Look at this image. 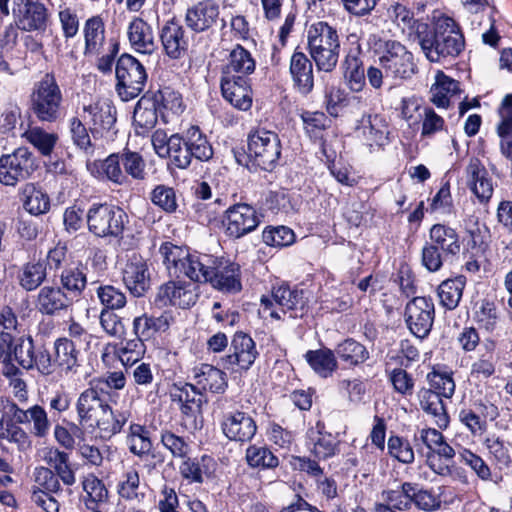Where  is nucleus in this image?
<instances>
[{"label":"nucleus","instance_id":"f257e3e1","mask_svg":"<svg viewBox=\"0 0 512 512\" xmlns=\"http://www.w3.org/2000/svg\"><path fill=\"white\" fill-rule=\"evenodd\" d=\"M160 253L172 276H185L198 283L209 282L214 288L225 292L241 290L240 266L234 262L207 254L190 253L172 243H164Z\"/></svg>","mask_w":512,"mask_h":512},{"label":"nucleus","instance_id":"f03ea898","mask_svg":"<svg viewBox=\"0 0 512 512\" xmlns=\"http://www.w3.org/2000/svg\"><path fill=\"white\" fill-rule=\"evenodd\" d=\"M418 28V42L430 62L440 63L457 57L465 47L464 35L459 24L451 17L442 15L435 20L434 29Z\"/></svg>","mask_w":512,"mask_h":512},{"label":"nucleus","instance_id":"7ed1b4c3","mask_svg":"<svg viewBox=\"0 0 512 512\" xmlns=\"http://www.w3.org/2000/svg\"><path fill=\"white\" fill-rule=\"evenodd\" d=\"M307 47L318 71L332 72L338 63L340 40L337 30L318 21L307 29Z\"/></svg>","mask_w":512,"mask_h":512},{"label":"nucleus","instance_id":"20e7f679","mask_svg":"<svg viewBox=\"0 0 512 512\" xmlns=\"http://www.w3.org/2000/svg\"><path fill=\"white\" fill-rule=\"evenodd\" d=\"M382 497L404 511L414 507L423 512H435L442 506L441 494H437L433 487L413 481H404L396 489L383 490Z\"/></svg>","mask_w":512,"mask_h":512},{"label":"nucleus","instance_id":"39448f33","mask_svg":"<svg viewBox=\"0 0 512 512\" xmlns=\"http://www.w3.org/2000/svg\"><path fill=\"white\" fill-rule=\"evenodd\" d=\"M414 443L418 451L426 446V464L439 476L453 473L455 449L445 440L444 435L435 428H423L415 432Z\"/></svg>","mask_w":512,"mask_h":512},{"label":"nucleus","instance_id":"423d86ee","mask_svg":"<svg viewBox=\"0 0 512 512\" xmlns=\"http://www.w3.org/2000/svg\"><path fill=\"white\" fill-rule=\"evenodd\" d=\"M63 93L51 73L36 82L30 94V109L40 122L55 123L62 117Z\"/></svg>","mask_w":512,"mask_h":512},{"label":"nucleus","instance_id":"0eeeda50","mask_svg":"<svg viewBox=\"0 0 512 512\" xmlns=\"http://www.w3.org/2000/svg\"><path fill=\"white\" fill-rule=\"evenodd\" d=\"M86 221L89 231L96 237L119 238L129 223V217L118 206L93 204L86 214Z\"/></svg>","mask_w":512,"mask_h":512},{"label":"nucleus","instance_id":"6e6552de","mask_svg":"<svg viewBox=\"0 0 512 512\" xmlns=\"http://www.w3.org/2000/svg\"><path fill=\"white\" fill-rule=\"evenodd\" d=\"M306 301L303 291L292 289L288 285H280L273 288L272 297L262 296V312L267 313L275 320L284 319L289 314L290 318L302 317L305 312Z\"/></svg>","mask_w":512,"mask_h":512},{"label":"nucleus","instance_id":"1a4fd4ad","mask_svg":"<svg viewBox=\"0 0 512 512\" xmlns=\"http://www.w3.org/2000/svg\"><path fill=\"white\" fill-rule=\"evenodd\" d=\"M281 156V144L273 131L259 129L249 134L248 158L250 162L265 171H272Z\"/></svg>","mask_w":512,"mask_h":512},{"label":"nucleus","instance_id":"9d476101","mask_svg":"<svg viewBox=\"0 0 512 512\" xmlns=\"http://www.w3.org/2000/svg\"><path fill=\"white\" fill-rule=\"evenodd\" d=\"M346 433V426L336 428L318 420L314 427L306 432V445L311 455L317 460H327L340 453L341 435Z\"/></svg>","mask_w":512,"mask_h":512},{"label":"nucleus","instance_id":"9b49d317","mask_svg":"<svg viewBox=\"0 0 512 512\" xmlns=\"http://www.w3.org/2000/svg\"><path fill=\"white\" fill-rule=\"evenodd\" d=\"M36 169V158L29 148L18 147L0 157V183L15 187L29 179Z\"/></svg>","mask_w":512,"mask_h":512},{"label":"nucleus","instance_id":"f8f14e48","mask_svg":"<svg viewBox=\"0 0 512 512\" xmlns=\"http://www.w3.org/2000/svg\"><path fill=\"white\" fill-rule=\"evenodd\" d=\"M117 92L123 101H129L143 91L147 80L144 66L135 57L123 54L116 64Z\"/></svg>","mask_w":512,"mask_h":512},{"label":"nucleus","instance_id":"ddd939ff","mask_svg":"<svg viewBox=\"0 0 512 512\" xmlns=\"http://www.w3.org/2000/svg\"><path fill=\"white\" fill-rule=\"evenodd\" d=\"M379 65L387 79H408L416 72L413 54L398 41H386L379 56Z\"/></svg>","mask_w":512,"mask_h":512},{"label":"nucleus","instance_id":"4468645a","mask_svg":"<svg viewBox=\"0 0 512 512\" xmlns=\"http://www.w3.org/2000/svg\"><path fill=\"white\" fill-rule=\"evenodd\" d=\"M260 222V215L255 208L246 203L230 206L222 220L226 236L232 239H240L253 232Z\"/></svg>","mask_w":512,"mask_h":512},{"label":"nucleus","instance_id":"2eb2a0df","mask_svg":"<svg viewBox=\"0 0 512 512\" xmlns=\"http://www.w3.org/2000/svg\"><path fill=\"white\" fill-rule=\"evenodd\" d=\"M435 317L433 300L429 297H414L405 308V320L411 333L425 338L431 331Z\"/></svg>","mask_w":512,"mask_h":512},{"label":"nucleus","instance_id":"dca6fc26","mask_svg":"<svg viewBox=\"0 0 512 512\" xmlns=\"http://www.w3.org/2000/svg\"><path fill=\"white\" fill-rule=\"evenodd\" d=\"M13 12L18 27L24 31H44L47 27L49 13L38 0H20Z\"/></svg>","mask_w":512,"mask_h":512},{"label":"nucleus","instance_id":"f3484780","mask_svg":"<svg viewBox=\"0 0 512 512\" xmlns=\"http://www.w3.org/2000/svg\"><path fill=\"white\" fill-rule=\"evenodd\" d=\"M34 305L40 314L56 316L73 305V296H69L60 286L44 285L35 296Z\"/></svg>","mask_w":512,"mask_h":512},{"label":"nucleus","instance_id":"a211bd4d","mask_svg":"<svg viewBox=\"0 0 512 512\" xmlns=\"http://www.w3.org/2000/svg\"><path fill=\"white\" fill-rule=\"evenodd\" d=\"M231 353L224 359L227 368L249 370L259 356L254 340L244 332H236L231 342Z\"/></svg>","mask_w":512,"mask_h":512},{"label":"nucleus","instance_id":"6ab92c4d","mask_svg":"<svg viewBox=\"0 0 512 512\" xmlns=\"http://www.w3.org/2000/svg\"><path fill=\"white\" fill-rule=\"evenodd\" d=\"M198 299V287L182 280L169 281L158 291L157 300L163 305H173L180 308L193 306Z\"/></svg>","mask_w":512,"mask_h":512},{"label":"nucleus","instance_id":"aec40b11","mask_svg":"<svg viewBox=\"0 0 512 512\" xmlns=\"http://www.w3.org/2000/svg\"><path fill=\"white\" fill-rule=\"evenodd\" d=\"M161 45L166 56L177 60L185 56L190 39L186 29L177 21L169 20L159 33Z\"/></svg>","mask_w":512,"mask_h":512},{"label":"nucleus","instance_id":"412c9836","mask_svg":"<svg viewBox=\"0 0 512 512\" xmlns=\"http://www.w3.org/2000/svg\"><path fill=\"white\" fill-rule=\"evenodd\" d=\"M219 14V5L215 1L202 0L186 10L184 20L191 31L203 33L216 25Z\"/></svg>","mask_w":512,"mask_h":512},{"label":"nucleus","instance_id":"4be33fe9","mask_svg":"<svg viewBox=\"0 0 512 512\" xmlns=\"http://www.w3.org/2000/svg\"><path fill=\"white\" fill-rule=\"evenodd\" d=\"M84 120H89L90 131L94 137L110 131L116 123V109L112 102L104 99L83 107Z\"/></svg>","mask_w":512,"mask_h":512},{"label":"nucleus","instance_id":"5701e85b","mask_svg":"<svg viewBox=\"0 0 512 512\" xmlns=\"http://www.w3.org/2000/svg\"><path fill=\"white\" fill-rule=\"evenodd\" d=\"M123 282L136 297L143 296L150 287V273L146 261L137 254L127 260L123 272Z\"/></svg>","mask_w":512,"mask_h":512},{"label":"nucleus","instance_id":"b1692460","mask_svg":"<svg viewBox=\"0 0 512 512\" xmlns=\"http://www.w3.org/2000/svg\"><path fill=\"white\" fill-rule=\"evenodd\" d=\"M357 137L370 148H382L389 143V129L384 117L363 116L356 128Z\"/></svg>","mask_w":512,"mask_h":512},{"label":"nucleus","instance_id":"393cba45","mask_svg":"<svg viewBox=\"0 0 512 512\" xmlns=\"http://www.w3.org/2000/svg\"><path fill=\"white\" fill-rule=\"evenodd\" d=\"M127 36L132 49L137 53L152 55L158 49L152 27L142 18L135 17L129 23Z\"/></svg>","mask_w":512,"mask_h":512},{"label":"nucleus","instance_id":"a878e982","mask_svg":"<svg viewBox=\"0 0 512 512\" xmlns=\"http://www.w3.org/2000/svg\"><path fill=\"white\" fill-rule=\"evenodd\" d=\"M467 185L481 203H487L493 194L492 180L484 165L472 158L466 167Z\"/></svg>","mask_w":512,"mask_h":512},{"label":"nucleus","instance_id":"bb28decb","mask_svg":"<svg viewBox=\"0 0 512 512\" xmlns=\"http://www.w3.org/2000/svg\"><path fill=\"white\" fill-rule=\"evenodd\" d=\"M223 97L235 108L247 111L252 106L249 79L240 76L236 78H221Z\"/></svg>","mask_w":512,"mask_h":512},{"label":"nucleus","instance_id":"cd10ccee","mask_svg":"<svg viewBox=\"0 0 512 512\" xmlns=\"http://www.w3.org/2000/svg\"><path fill=\"white\" fill-rule=\"evenodd\" d=\"M360 45L347 52L343 62V75L348 88L353 92H361L366 85L365 68Z\"/></svg>","mask_w":512,"mask_h":512},{"label":"nucleus","instance_id":"c85d7f7f","mask_svg":"<svg viewBox=\"0 0 512 512\" xmlns=\"http://www.w3.org/2000/svg\"><path fill=\"white\" fill-rule=\"evenodd\" d=\"M460 94L459 82L438 70L430 88V101L438 108H448L455 98L460 99Z\"/></svg>","mask_w":512,"mask_h":512},{"label":"nucleus","instance_id":"c756f323","mask_svg":"<svg viewBox=\"0 0 512 512\" xmlns=\"http://www.w3.org/2000/svg\"><path fill=\"white\" fill-rule=\"evenodd\" d=\"M194 385L198 390L223 393L227 388L226 373L210 364H200L192 370Z\"/></svg>","mask_w":512,"mask_h":512},{"label":"nucleus","instance_id":"7c9ffc66","mask_svg":"<svg viewBox=\"0 0 512 512\" xmlns=\"http://www.w3.org/2000/svg\"><path fill=\"white\" fill-rule=\"evenodd\" d=\"M256 63L251 53L237 45L229 54L227 63L222 70V78H236L240 76L248 79V76L255 70Z\"/></svg>","mask_w":512,"mask_h":512},{"label":"nucleus","instance_id":"2f4dec72","mask_svg":"<svg viewBox=\"0 0 512 512\" xmlns=\"http://www.w3.org/2000/svg\"><path fill=\"white\" fill-rule=\"evenodd\" d=\"M290 74L300 93L307 95L314 87L313 66L305 53L295 51L290 59Z\"/></svg>","mask_w":512,"mask_h":512},{"label":"nucleus","instance_id":"473e14b6","mask_svg":"<svg viewBox=\"0 0 512 512\" xmlns=\"http://www.w3.org/2000/svg\"><path fill=\"white\" fill-rule=\"evenodd\" d=\"M85 40L84 55L95 56L105 51L108 43L105 37V23L101 16L88 18L83 26Z\"/></svg>","mask_w":512,"mask_h":512},{"label":"nucleus","instance_id":"72a5a7b5","mask_svg":"<svg viewBox=\"0 0 512 512\" xmlns=\"http://www.w3.org/2000/svg\"><path fill=\"white\" fill-rule=\"evenodd\" d=\"M429 236L430 242L442 251L445 258L460 253L461 242L455 229L444 224H435L431 227Z\"/></svg>","mask_w":512,"mask_h":512},{"label":"nucleus","instance_id":"f704fd0d","mask_svg":"<svg viewBox=\"0 0 512 512\" xmlns=\"http://www.w3.org/2000/svg\"><path fill=\"white\" fill-rule=\"evenodd\" d=\"M172 321V315L166 311L160 316L143 314L134 318L133 331L136 336L145 341L152 338L156 333L166 332Z\"/></svg>","mask_w":512,"mask_h":512},{"label":"nucleus","instance_id":"c9c22d12","mask_svg":"<svg viewBox=\"0 0 512 512\" xmlns=\"http://www.w3.org/2000/svg\"><path fill=\"white\" fill-rule=\"evenodd\" d=\"M54 362L60 367L65 374H76L79 371L80 364L78 362L79 351L76 349L73 340L66 337L59 338L54 343Z\"/></svg>","mask_w":512,"mask_h":512},{"label":"nucleus","instance_id":"e433bc0d","mask_svg":"<svg viewBox=\"0 0 512 512\" xmlns=\"http://www.w3.org/2000/svg\"><path fill=\"white\" fill-rule=\"evenodd\" d=\"M47 278V265L43 261H29L21 266L17 280L22 289L27 292L41 288Z\"/></svg>","mask_w":512,"mask_h":512},{"label":"nucleus","instance_id":"4c0bfd02","mask_svg":"<svg viewBox=\"0 0 512 512\" xmlns=\"http://www.w3.org/2000/svg\"><path fill=\"white\" fill-rule=\"evenodd\" d=\"M335 351L324 348L318 350H309L304 355L311 369L320 377L328 378L338 368Z\"/></svg>","mask_w":512,"mask_h":512},{"label":"nucleus","instance_id":"58836bf2","mask_svg":"<svg viewBox=\"0 0 512 512\" xmlns=\"http://www.w3.org/2000/svg\"><path fill=\"white\" fill-rule=\"evenodd\" d=\"M174 400L178 401L181 411L185 415H197L202 413L201 407L204 403V396L201 390H198L194 384H184L176 387L172 393Z\"/></svg>","mask_w":512,"mask_h":512},{"label":"nucleus","instance_id":"ea45409f","mask_svg":"<svg viewBox=\"0 0 512 512\" xmlns=\"http://www.w3.org/2000/svg\"><path fill=\"white\" fill-rule=\"evenodd\" d=\"M182 462L179 465V473L181 477L188 483L202 484L204 482L203 474L208 473L209 464L214 462V459L207 454H203L200 458L190 457L189 454L186 458H181Z\"/></svg>","mask_w":512,"mask_h":512},{"label":"nucleus","instance_id":"a19ab883","mask_svg":"<svg viewBox=\"0 0 512 512\" xmlns=\"http://www.w3.org/2000/svg\"><path fill=\"white\" fill-rule=\"evenodd\" d=\"M77 411L79 416H99L108 412L112 413L107 397L100 396L94 389H87L80 394Z\"/></svg>","mask_w":512,"mask_h":512},{"label":"nucleus","instance_id":"79ce46f5","mask_svg":"<svg viewBox=\"0 0 512 512\" xmlns=\"http://www.w3.org/2000/svg\"><path fill=\"white\" fill-rule=\"evenodd\" d=\"M222 430L230 440L245 442L255 435L257 426L254 418H226Z\"/></svg>","mask_w":512,"mask_h":512},{"label":"nucleus","instance_id":"37998d69","mask_svg":"<svg viewBox=\"0 0 512 512\" xmlns=\"http://www.w3.org/2000/svg\"><path fill=\"white\" fill-rule=\"evenodd\" d=\"M337 357L348 367L358 366L369 358L366 347L354 339H346L335 348Z\"/></svg>","mask_w":512,"mask_h":512},{"label":"nucleus","instance_id":"c03bdc74","mask_svg":"<svg viewBox=\"0 0 512 512\" xmlns=\"http://www.w3.org/2000/svg\"><path fill=\"white\" fill-rule=\"evenodd\" d=\"M475 321L487 333H497L501 328V312L496 303L483 300L475 312Z\"/></svg>","mask_w":512,"mask_h":512},{"label":"nucleus","instance_id":"a18cd8bd","mask_svg":"<svg viewBox=\"0 0 512 512\" xmlns=\"http://www.w3.org/2000/svg\"><path fill=\"white\" fill-rule=\"evenodd\" d=\"M23 207L31 215H41L50 209L48 195L33 183H27L22 190Z\"/></svg>","mask_w":512,"mask_h":512},{"label":"nucleus","instance_id":"49530a36","mask_svg":"<svg viewBox=\"0 0 512 512\" xmlns=\"http://www.w3.org/2000/svg\"><path fill=\"white\" fill-rule=\"evenodd\" d=\"M44 459L54 468L62 482L67 486L75 483V474L69 462V453L58 448H49Z\"/></svg>","mask_w":512,"mask_h":512},{"label":"nucleus","instance_id":"de8ad7c7","mask_svg":"<svg viewBox=\"0 0 512 512\" xmlns=\"http://www.w3.org/2000/svg\"><path fill=\"white\" fill-rule=\"evenodd\" d=\"M245 459L249 467L259 470L275 469L279 465L278 457L269 447L256 444L246 449Z\"/></svg>","mask_w":512,"mask_h":512},{"label":"nucleus","instance_id":"09e8293b","mask_svg":"<svg viewBox=\"0 0 512 512\" xmlns=\"http://www.w3.org/2000/svg\"><path fill=\"white\" fill-rule=\"evenodd\" d=\"M186 141L191 159L208 161L213 156L212 146L199 127L192 126L187 130Z\"/></svg>","mask_w":512,"mask_h":512},{"label":"nucleus","instance_id":"8fccbe9b","mask_svg":"<svg viewBox=\"0 0 512 512\" xmlns=\"http://www.w3.org/2000/svg\"><path fill=\"white\" fill-rule=\"evenodd\" d=\"M488 450L489 458L495 471L502 472L510 469L512 466V456L510 454L509 445L500 438H487L484 442Z\"/></svg>","mask_w":512,"mask_h":512},{"label":"nucleus","instance_id":"3c124183","mask_svg":"<svg viewBox=\"0 0 512 512\" xmlns=\"http://www.w3.org/2000/svg\"><path fill=\"white\" fill-rule=\"evenodd\" d=\"M458 458L461 464L470 468V470L482 481H492L491 466L482 456L469 448L461 447L458 450Z\"/></svg>","mask_w":512,"mask_h":512},{"label":"nucleus","instance_id":"603ef678","mask_svg":"<svg viewBox=\"0 0 512 512\" xmlns=\"http://www.w3.org/2000/svg\"><path fill=\"white\" fill-rule=\"evenodd\" d=\"M464 286L463 277L443 281L438 287V297L441 305L448 310L455 309L462 298Z\"/></svg>","mask_w":512,"mask_h":512},{"label":"nucleus","instance_id":"864d4df0","mask_svg":"<svg viewBox=\"0 0 512 512\" xmlns=\"http://www.w3.org/2000/svg\"><path fill=\"white\" fill-rule=\"evenodd\" d=\"M26 140L33 145L42 156H50L59 140L56 133L47 132L41 127L29 128L25 133Z\"/></svg>","mask_w":512,"mask_h":512},{"label":"nucleus","instance_id":"5fc2aeb1","mask_svg":"<svg viewBox=\"0 0 512 512\" xmlns=\"http://www.w3.org/2000/svg\"><path fill=\"white\" fill-rule=\"evenodd\" d=\"M93 166L98 168V176L101 178H106L118 185L128 182V177L122 170L120 154H111L105 160L99 163L95 162Z\"/></svg>","mask_w":512,"mask_h":512},{"label":"nucleus","instance_id":"6e6d98bb","mask_svg":"<svg viewBox=\"0 0 512 512\" xmlns=\"http://www.w3.org/2000/svg\"><path fill=\"white\" fill-rule=\"evenodd\" d=\"M427 380L432 392L450 399L455 391V382L452 373L446 370L433 369L427 374Z\"/></svg>","mask_w":512,"mask_h":512},{"label":"nucleus","instance_id":"4d7b16f0","mask_svg":"<svg viewBox=\"0 0 512 512\" xmlns=\"http://www.w3.org/2000/svg\"><path fill=\"white\" fill-rule=\"evenodd\" d=\"M129 443L130 452L136 456L141 457L151 452L152 441L150 439V432L144 425H130Z\"/></svg>","mask_w":512,"mask_h":512},{"label":"nucleus","instance_id":"13d9d810","mask_svg":"<svg viewBox=\"0 0 512 512\" xmlns=\"http://www.w3.org/2000/svg\"><path fill=\"white\" fill-rule=\"evenodd\" d=\"M83 489L86 493L84 503L89 505H102L108 502V490L104 482L94 475H89L83 481Z\"/></svg>","mask_w":512,"mask_h":512},{"label":"nucleus","instance_id":"bf43d9fd","mask_svg":"<svg viewBox=\"0 0 512 512\" xmlns=\"http://www.w3.org/2000/svg\"><path fill=\"white\" fill-rule=\"evenodd\" d=\"M97 297L104 306L103 310H118L123 308L126 303V295L120 289L112 285H101L96 289Z\"/></svg>","mask_w":512,"mask_h":512},{"label":"nucleus","instance_id":"052dcab7","mask_svg":"<svg viewBox=\"0 0 512 512\" xmlns=\"http://www.w3.org/2000/svg\"><path fill=\"white\" fill-rule=\"evenodd\" d=\"M421 408L427 414L432 416H448L447 403L449 399H443V396L432 392V390H421L419 393Z\"/></svg>","mask_w":512,"mask_h":512},{"label":"nucleus","instance_id":"680f3d73","mask_svg":"<svg viewBox=\"0 0 512 512\" xmlns=\"http://www.w3.org/2000/svg\"><path fill=\"white\" fill-rule=\"evenodd\" d=\"M60 280L61 288L67 290L66 293L73 298L80 295L87 283L85 274L77 267L63 270Z\"/></svg>","mask_w":512,"mask_h":512},{"label":"nucleus","instance_id":"e2e57ef3","mask_svg":"<svg viewBox=\"0 0 512 512\" xmlns=\"http://www.w3.org/2000/svg\"><path fill=\"white\" fill-rule=\"evenodd\" d=\"M152 203L167 213H173L178 208L176 192L172 187L157 185L151 192Z\"/></svg>","mask_w":512,"mask_h":512},{"label":"nucleus","instance_id":"0e129e2a","mask_svg":"<svg viewBox=\"0 0 512 512\" xmlns=\"http://www.w3.org/2000/svg\"><path fill=\"white\" fill-rule=\"evenodd\" d=\"M263 242L272 247H285L295 240L293 230L286 226L267 227L262 232Z\"/></svg>","mask_w":512,"mask_h":512},{"label":"nucleus","instance_id":"69168bd1","mask_svg":"<svg viewBox=\"0 0 512 512\" xmlns=\"http://www.w3.org/2000/svg\"><path fill=\"white\" fill-rule=\"evenodd\" d=\"M116 353L124 366H132L136 364L145 353L144 340L136 336V338L126 341Z\"/></svg>","mask_w":512,"mask_h":512},{"label":"nucleus","instance_id":"338daca9","mask_svg":"<svg viewBox=\"0 0 512 512\" xmlns=\"http://www.w3.org/2000/svg\"><path fill=\"white\" fill-rule=\"evenodd\" d=\"M68 128L71 140L77 148L85 152L92 150L88 129L78 116H73L68 120Z\"/></svg>","mask_w":512,"mask_h":512},{"label":"nucleus","instance_id":"774afa93","mask_svg":"<svg viewBox=\"0 0 512 512\" xmlns=\"http://www.w3.org/2000/svg\"><path fill=\"white\" fill-rule=\"evenodd\" d=\"M388 452L393 458L404 464H410L415 459L414 450L410 442L400 436L391 435L389 437Z\"/></svg>","mask_w":512,"mask_h":512}]
</instances>
